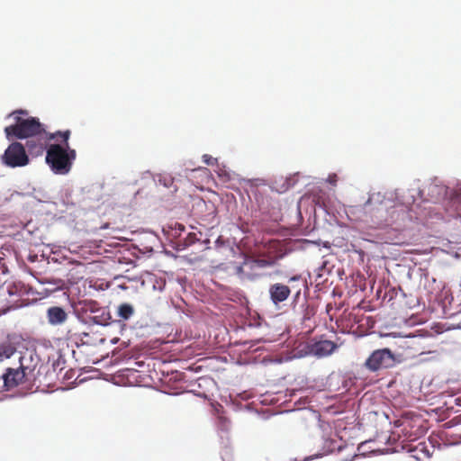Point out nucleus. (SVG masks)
Wrapping results in <instances>:
<instances>
[{"mask_svg": "<svg viewBox=\"0 0 461 461\" xmlns=\"http://www.w3.org/2000/svg\"><path fill=\"white\" fill-rule=\"evenodd\" d=\"M96 333L90 334L89 332L81 331L77 326L71 327L67 331V339L75 341L77 344L81 343L82 345H95L98 343H104L105 339L98 336L95 337Z\"/></svg>", "mask_w": 461, "mask_h": 461, "instance_id": "nucleus-8", "label": "nucleus"}, {"mask_svg": "<svg viewBox=\"0 0 461 461\" xmlns=\"http://www.w3.org/2000/svg\"><path fill=\"white\" fill-rule=\"evenodd\" d=\"M425 449H426L425 443H419L413 449H411V452H415V453L417 451H420V452H422L424 454L425 456L429 457V454Z\"/></svg>", "mask_w": 461, "mask_h": 461, "instance_id": "nucleus-22", "label": "nucleus"}, {"mask_svg": "<svg viewBox=\"0 0 461 461\" xmlns=\"http://www.w3.org/2000/svg\"><path fill=\"white\" fill-rule=\"evenodd\" d=\"M2 163L9 167H21L29 164L24 146L20 142L11 143L1 157Z\"/></svg>", "mask_w": 461, "mask_h": 461, "instance_id": "nucleus-6", "label": "nucleus"}, {"mask_svg": "<svg viewBox=\"0 0 461 461\" xmlns=\"http://www.w3.org/2000/svg\"><path fill=\"white\" fill-rule=\"evenodd\" d=\"M412 456L415 457L416 459L420 458L417 455H412Z\"/></svg>", "mask_w": 461, "mask_h": 461, "instance_id": "nucleus-30", "label": "nucleus"}, {"mask_svg": "<svg viewBox=\"0 0 461 461\" xmlns=\"http://www.w3.org/2000/svg\"><path fill=\"white\" fill-rule=\"evenodd\" d=\"M58 138H60V135L59 134V131L54 132V133H50L48 134V136L46 137V140H58Z\"/></svg>", "mask_w": 461, "mask_h": 461, "instance_id": "nucleus-25", "label": "nucleus"}, {"mask_svg": "<svg viewBox=\"0 0 461 461\" xmlns=\"http://www.w3.org/2000/svg\"><path fill=\"white\" fill-rule=\"evenodd\" d=\"M40 359L32 350H26L19 357V368L29 376V380L35 381V370L38 367Z\"/></svg>", "mask_w": 461, "mask_h": 461, "instance_id": "nucleus-9", "label": "nucleus"}, {"mask_svg": "<svg viewBox=\"0 0 461 461\" xmlns=\"http://www.w3.org/2000/svg\"><path fill=\"white\" fill-rule=\"evenodd\" d=\"M176 230H178L179 231H184L185 230V226L183 224L176 223Z\"/></svg>", "mask_w": 461, "mask_h": 461, "instance_id": "nucleus-26", "label": "nucleus"}, {"mask_svg": "<svg viewBox=\"0 0 461 461\" xmlns=\"http://www.w3.org/2000/svg\"><path fill=\"white\" fill-rule=\"evenodd\" d=\"M389 202L379 201L374 197L368 200L362 205L363 212L366 217V221L369 220L377 225H388V212Z\"/></svg>", "mask_w": 461, "mask_h": 461, "instance_id": "nucleus-4", "label": "nucleus"}, {"mask_svg": "<svg viewBox=\"0 0 461 461\" xmlns=\"http://www.w3.org/2000/svg\"><path fill=\"white\" fill-rule=\"evenodd\" d=\"M394 354L389 348L374 350L364 363V366L371 372H377L393 366Z\"/></svg>", "mask_w": 461, "mask_h": 461, "instance_id": "nucleus-5", "label": "nucleus"}, {"mask_svg": "<svg viewBox=\"0 0 461 461\" xmlns=\"http://www.w3.org/2000/svg\"><path fill=\"white\" fill-rule=\"evenodd\" d=\"M8 117H12L14 123L5 128V133L8 140L14 137L17 139H28L46 134L43 125L36 117L29 116L27 110H15Z\"/></svg>", "mask_w": 461, "mask_h": 461, "instance_id": "nucleus-1", "label": "nucleus"}, {"mask_svg": "<svg viewBox=\"0 0 461 461\" xmlns=\"http://www.w3.org/2000/svg\"><path fill=\"white\" fill-rule=\"evenodd\" d=\"M307 315H308V313H307V314H305V315L303 316V319H304V320H305V319H309V316H307Z\"/></svg>", "mask_w": 461, "mask_h": 461, "instance_id": "nucleus-29", "label": "nucleus"}, {"mask_svg": "<svg viewBox=\"0 0 461 461\" xmlns=\"http://www.w3.org/2000/svg\"><path fill=\"white\" fill-rule=\"evenodd\" d=\"M2 377L6 389L16 387L20 384L25 382H32V380H29V376L26 375L19 367L7 368Z\"/></svg>", "mask_w": 461, "mask_h": 461, "instance_id": "nucleus-10", "label": "nucleus"}, {"mask_svg": "<svg viewBox=\"0 0 461 461\" xmlns=\"http://www.w3.org/2000/svg\"><path fill=\"white\" fill-rule=\"evenodd\" d=\"M134 312L133 307L129 303H122L118 306V315L123 320L130 319Z\"/></svg>", "mask_w": 461, "mask_h": 461, "instance_id": "nucleus-18", "label": "nucleus"}, {"mask_svg": "<svg viewBox=\"0 0 461 461\" xmlns=\"http://www.w3.org/2000/svg\"><path fill=\"white\" fill-rule=\"evenodd\" d=\"M274 261L267 259H256L251 263V268H265L273 266Z\"/></svg>", "mask_w": 461, "mask_h": 461, "instance_id": "nucleus-20", "label": "nucleus"}, {"mask_svg": "<svg viewBox=\"0 0 461 461\" xmlns=\"http://www.w3.org/2000/svg\"><path fill=\"white\" fill-rule=\"evenodd\" d=\"M118 341H119V338H117V337L113 338V339H111V340H110V342H111L112 344H113V345H114V344H116Z\"/></svg>", "mask_w": 461, "mask_h": 461, "instance_id": "nucleus-27", "label": "nucleus"}, {"mask_svg": "<svg viewBox=\"0 0 461 461\" xmlns=\"http://www.w3.org/2000/svg\"><path fill=\"white\" fill-rule=\"evenodd\" d=\"M26 141V147L28 151L32 155H41L46 148V138L39 135L38 137L28 138Z\"/></svg>", "mask_w": 461, "mask_h": 461, "instance_id": "nucleus-15", "label": "nucleus"}, {"mask_svg": "<svg viewBox=\"0 0 461 461\" xmlns=\"http://www.w3.org/2000/svg\"><path fill=\"white\" fill-rule=\"evenodd\" d=\"M336 176H334L333 177L332 176H330L329 177V182L331 183V184H335L336 182V179H335Z\"/></svg>", "mask_w": 461, "mask_h": 461, "instance_id": "nucleus-28", "label": "nucleus"}, {"mask_svg": "<svg viewBox=\"0 0 461 461\" xmlns=\"http://www.w3.org/2000/svg\"><path fill=\"white\" fill-rule=\"evenodd\" d=\"M445 211L449 217H461V188H456L445 203Z\"/></svg>", "mask_w": 461, "mask_h": 461, "instance_id": "nucleus-12", "label": "nucleus"}, {"mask_svg": "<svg viewBox=\"0 0 461 461\" xmlns=\"http://www.w3.org/2000/svg\"><path fill=\"white\" fill-rule=\"evenodd\" d=\"M76 157L75 149L51 144L47 149L46 162L55 174L66 175L71 170Z\"/></svg>", "mask_w": 461, "mask_h": 461, "instance_id": "nucleus-2", "label": "nucleus"}, {"mask_svg": "<svg viewBox=\"0 0 461 461\" xmlns=\"http://www.w3.org/2000/svg\"><path fill=\"white\" fill-rule=\"evenodd\" d=\"M159 182H163V185L167 187H171L174 183V179L171 176H164L159 179Z\"/></svg>", "mask_w": 461, "mask_h": 461, "instance_id": "nucleus-24", "label": "nucleus"}, {"mask_svg": "<svg viewBox=\"0 0 461 461\" xmlns=\"http://www.w3.org/2000/svg\"><path fill=\"white\" fill-rule=\"evenodd\" d=\"M203 161L208 166H213L217 163V159L208 154L203 156Z\"/></svg>", "mask_w": 461, "mask_h": 461, "instance_id": "nucleus-23", "label": "nucleus"}, {"mask_svg": "<svg viewBox=\"0 0 461 461\" xmlns=\"http://www.w3.org/2000/svg\"><path fill=\"white\" fill-rule=\"evenodd\" d=\"M337 348L338 345L335 342L328 339H321L309 345L310 352L318 357L330 355Z\"/></svg>", "mask_w": 461, "mask_h": 461, "instance_id": "nucleus-11", "label": "nucleus"}, {"mask_svg": "<svg viewBox=\"0 0 461 461\" xmlns=\"http://www.w3.org/2000/svg\"><path fill=\"white\" fill-rule=\"evenodd\" d=\"M416 438H417V437L415 436V438H411L410 440H411V441H413Z\"/></svg>", "mask_w": 461, "mask_h": 461, "instance_id": "nucleus-31", "label": "nucleus"}, {"mask_svg": "<svg viewBox=\"0 0 461 461\" xmlns=\"http://www.w3.org/2000/svg\"><path fill=\"white\" fill-rule=\"evenodd\" d=\"M388 225L393 224L400 220H403L406 215V211L402 205H390L389 204Z\"/></svg>", "mask_w": 461, "mask_h": 461, "instance_id": "nucleus-16", "label": "nucleus"}, {"mask_svg": "<svg viewBox=\"0 0 461 461\" xmlns=\"http://www.w3.org/2000/svg\"><path fill=\"white\" fill-rule=\"evenodd\" d=\"M79 312L89 321L98 325H106L110 320V314L104 307L93 300H83L79 303Z\"/></svg>", "mask_w": 461, "mask_h": 461, "instance_id": "nucleus-7", "label": "nucleus"}, {"mask_svg": "<svg viewBox=\"0 0 461 461\" xmlns=\"http://www.w3.org/2000/svg\"><path fill=\"white\" fill-rule=\"evenodd\" d=\"M287 283L288 285L275 283L269 286V298L276 306L287 300L292 290L295 291L294 299L297 300L301 294L302 288L306 285V280L301 275L290 277Z\"/></svg>", "mask_w": 461, "mask_h": 461, "instance_id": "nucleus-3", "label": "nucleus"}, {"mask_svg": "<svg viewBox=\"0 0 461 461\" xmlns=\"http://www.w3.org/2000/svg\"><path fill=\"white\" fill-rule=\"evenodd\" d=\"M59 134L60 135L61 141L64 142L65 149H70L68 145V139L70 137V131L67 130L65 131H59Z\"/></svg>", "mask_w": 461, "mask_h": 461, "instance_id": "nucleus-21", "label": "nucleus"}, {"mask_svg": "<svg viewBox=\"0 0 461 461\" xmlns=\"http://www.w3.org/2000/svg\"><path fill=\"white\" fill-rule=\"evenodd\" d=\"M199 240L197 234L195 232H189L184 240H179L178 246L182 247V249H185L191 245H193L195 241Z\"/></svg>", "mask_w": 461, "mask_h": 461, "instance_id": "nucleus-19", "label": "nucleus"}, {"mask_svg": "<svg viewBox=\"0 0 461 461\" xmlns=\"http://www.w3.org/2000/svg\"><path fill=\"white\" fill-rule=\"evenodd\" d=\"M422 195H426V200L436 203L444 197L447 194V188L441 185L429 184L420 191Z\"/></svg>", "mask_w": 461, "mask_h": 461, "instance_id": "nucleus-13", "label": "nucleus"}, {"mask_svg": "<svg viewBox=\"0 0 461 461\" xmlns=\"http://www.w3.org/2000/svg\"><path fill=\"white\" fill-rule=\"evenodd\" d=\"M16 353V348L10 343L0 344V362L12 357Z\"/></svg>", "mask_w": 461, "mask_h": 461, "instance_id": "nucleus-17", "label": "nucleus"}, {"mask_svg": "<svg viewBox=\"0 0 461 461\" xmlns=\"http://www.w3.org/2000/svg\"><path fill=\"white\" fill-rule=\"evenodd\" d=\"M47 319L51 325H61L68 319V313L59 306H52L47 310Z\"/></svg>", "mask_w": 461, "mask_h": 461, "instance_id": "nucleus-14", "label": "nucleus"}]
</instances>
